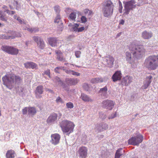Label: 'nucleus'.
I'll return each instance as SVG.
<instances>
[{"instance_id":"13d9d810","label":"nucleus","mask_w":158,"mask_h":158,"mask_svg":"<svg viewBox=\"0 0 158 158\" xmlns=\"http://www.w3.org/2000/svg\"><path fill=\"white\" fill-rule=\"evenodd\" d=\"M124 22H125V21H124V20L122 19L120 21L119 24H122V25H123L124 24Z\"/></svg>"},{"instance_id":"2f4dec72","label":"nucleus","mask_w":158,"mask_h":158,"mask_svg":"<svg viewBox=\"0 0 158 158\" xmlns=\"http://www.w3.org/2000/svg\"><path fill=\"white\" fill-rule=\"evenodd\" d=\"M10 51L9 54L13 55H17L19 52L18 49L11 47V49H10Z\"/></svg>"},{"instance_id":"774afa93","label":"nucleus","mask_w":158,"mask_h":158,"mask_svg":"<svg viewBox=\"0 0 158 158\" xmlns=\"http://www.w3.org/2000/svg\"><path fill=\"white\" fill-rule=\"evenodd\" d=\"M10 135V134L9 133H8V134H7H7H6V135H8V136H9V135Z\"/></svg>"},{"instance_id":"4be33fe9","label":"nucleus","mask_w":158,"mask_h":158,"mask_svg":"<svg viewBox=\"0 0 158 158\" xmlns=\"http://www.w3.org/2000/svg\"><path fill=\"white\" fill-rule=\"evenodd\" d=\"M153 36L152 32H148L146 31H144L142 34V37L144 39H149Z\"/></svg>"},{"instance_id":"4468645a","label":"nucleus","mask_w":158,"mask_h":158,"mask_svg":"<svg viewBox=\"0 0 158 158\" xmlns=\"http://www.w3.org/2000/svg\"><path fill=\"white\" fill-rule=\"evenodd\" d=\"M132 80L131 77L127 76L123 78L121 84L122 86H128L132 82Z\"/></svg>"},{"instance_id":"c756f323","label":"nucleus","mask_w":158,"mask_h":158,"mask_svg":"<svg viewBox=\"0 0 158 158\" xmlns=\"http://www.w3.org/2000/svg\"><path fill=\"white\" fill-rule=\"evenodd\" d=\"M123 151L122 148L117 150L115 153L114 158H120V156L123 155Z\"/></svg>"},{"instance_id":"f257e3e1","label":"nucleus","mask_w":158,"mask_h":158,"mask_svg":"<svg viewBox=\"0 0 158 158\" xmlns=\"http://www.w3.org/2000/svg\"><path fill=\"white\" fill-rule=\"evenodd\" d=\"M3 84L9 89H11L15 84H19L22 81L21 78L11 72L7 73L2 78Z\"/></svg>"},{"instance_id":"a878e982","label":"nucleus","mask_w":158,"mask_h":158,"mask_svg":"<svg viewBox=\"0 0 158 158\" xmlns=\"http://www.w3.org/2000/svg\"><path fill=\"white\" fill-rule=\"evenodd\" d=\"M107 88L106 86L103 88H101L99 91V93L102 97L106 98L107 97Z\"/></svg>"},{"instance_id":"37998d69","label":"nucleus","mask_w":158,"mask_h":158,"mask_svg":"<svg viewBox=\"0 0 158 158\" xmlns=\"http://www.w3.org/2000/svg\"><path fill=\"white\" fill-rule=\"evenodd\" d=\"M130 10L127 8H125L124 10V12L123 14V16H125V15H128L130 12Z\"/></svg>"},{"instance_id":"a19ab883","label":"nucleus","mask_w":158,"mask_h":158,"mask_svg":"<svg viewBox=\"0 0 158 158\" xmlns=\"http://www.w3.org/2000/svg\"><path fill=\"white\" fill-rule=\"evenodd\" d=\"M79 26V25L77 23H75L73 26V29L74 31L77 32Z\"/></svg>"},{"instance_id":"338daca9","label":"nucleus","mask_w":158,"mask_h":158,"mask_svg":"<svg viewBox=\"0 0 158 158\" xmlns=\"http://www.w3.org/2000/svg\"><path fill=\"white\" fill-rule=\"evenodd\" d=\"M59 68L58 67H56V68H55V69H59Z\"/></svg>"},{"instance_id":"9b49d317","label":"nucleus","mask_w":158,"mask_h":158,"mask_svg":"<svg viewBox=\"0 0 158 158\" xmlns=\"http://www.w3.org/2000/svg\"><path fill=\"white\" fill-rule=\"evenodd\" d=\"M88 149L86 147L82 146L79 148L78 153L79 158H86L87 155Z\"/></svg>"},{"instance_id":"9d476101","label":"nucleus","mask_w":158,"mask_h":158,"mask_svg":"<svg viewBox=\"0 0 158 158\" xmlns=\"http://www.w3.org/2000/svg\"><path fill=\"white\" fill-rule=\"evenodd\" d=\"M22 112L23 114H26L28 112L29 115L33 116L36 113V110L35 108L34 107H26L23 109Z\"/></svg>"},{"instance_id":"864d4df0","label":"nucleus","mask_w":158,"mask_h":158,"mask_svg":"<svg viewBox=\"0 0 158 158\" xmlns=\"http://www.w3.org/2000/svg\"><path fill=\"white\" fill-rule=\"evenodd\" d=\"M85 29V27H81L80 28H78V29L77 31L78 32H81L82 31Z\"/></svg>"},{"instance_id":"5fc2aeb1","label":"nucleus","mask_w":158,"mask_h":158,"mask_svg":"<svg viewBox=\"0 0 158 158\" xmlns=\"http://www.w3.org/2000/svg\"><path fill=\"white\" fill-rule=\"evenodd\" d=\"M27 30L28 31L31 32V33H32L33 32H35V29L34 28H28L27 29Z\"/></svg>"},{"instance_id":"5701e85b","label":"nucleus","mask_w":158,"mask_h":158,"mask_svg":"<svg viewBox=\"0 0 158 158\" xmlns=\"http://www.w3.org/2000/svg\"><path fill=\"white\" fill-rule=\"evenodd\" d=\"M152 78V77L151 75L147 77L146 81L144 82V85L142 86L143 89H147L149 86L152 82L151 79Z\"/></svg>"},{"instance_id":"f8f14e48","label":"nucleus","mask_w":158,"mask_h":158,"mask_svg":"<svg viewBox=\"0 0 158 158\" xmlns=\"http://www.w3.org/2000/svg\"><path fill=\"white\" fill-rule=\"evenodd\" d=\"M108 125L104 123L97 124L95 126V130L96 131L100 132L106 130L108 128Z\"/></svg>"},{"instance_id":"393cba45","label":"nucleus","mask_w":158,"mask_h":158,"mask_svg":"<svg viewBox=\"0 0 158 158\" xmlns=\"http://www.w3.org/2000/svg\"><path fill=\"white\" fill-rule=\"evenodd\" d=\"M106 61L108 66L111 67L114 64V58L112 56H106Z\"/></svg>"},{"instance_id":"39448f33","label":"nucleus","mask_w":158,"mask_h":158,"mask_svg":"<svg viewBox=\"0 0 158 158\" xmlns=\"http://www.w3.org/2000/svg\"><path fill=\"white\" fill-rule=\"evenodd\" d=\"M144 64L148 69H155L158 67V55L149 56L146 59Z\"/></svg>"},{"instance_id":"a18cd8bd","label":"nucleus","mask_w":158,"mask_h":158,"mask_svg":"<svg viewBox=\"0 0 158 158\" xmlns=\"http://www.w3.org/2000/svg\"><path fill=\"white\" fill-rule=\"evenodd\" d=\"M81 20L82 23H85L87 21V18L85 16H82L81 18Z\"/></svg>"},{"instance_id":"ddd939ff","label":"nucleus","mask_w":158,"mask_h":158,"mask_svg":"<svg viewBox=\"0 0 158 158\" xmlns=\"http://www.w3.org/2000/svg\"><path fill=\"white\" fill-rule=\"evenodd\" d=\"M53 81L58 85L62 86L63 88L66 91L68 90L69 89L68 86L61 81L59 77H55Z\"/></svg>"},{"instance_id":"58836bf2","label":"nucleus","mask_w":158,"mask_h":158,"mask_svg":"<svg viewBox=\"0 0 158 158\" xmlns=\"http://www.w3.org/2000/svg\"><path fill=\"white\" fill-rule=\"evenodd\" d=\"M66 106L69 109H72L74 107V105L73 103L70 102L66 103Z\"/></svg>"},{"instance_id":"de8ad7c7","label":"nucleus","mask_w":158,"mask_h":158,"mask_svg":"<svg viewBox=\"0 0 158 158\" xmlns=\"http://www.w3.org/2000/svg\"><path fill=\"white\" fill-rule=\"evenodd\" d=\"M71 78H67L65 79V81L69 85H71Z\"/></svg>"},{"instance_id":"f704fd0d","label":"nucleus","mask_w":158,"mask_h":158,"mask_svg":"<svg viewBox=\"0 0 158 158\" xmlns=\"http://www.w3.org/2000/svg\"><path fill=\"white\" fill-rule=\"evenodd\" d=\"M84 13L85 15H87L88 16H90L93 15V11L88 9H85L84 10Z\"/></svg>"},{"instance_id":"2eb2a0df","label":"nucleus","mask_w":158,"mask_h":158,"mask_svg":"<svg viewBox=\"0 0 158 158\" xmlns=\"http://www.w3.org/2000/svg\"><path fill=\"white\" fill-rule=\"evenodd\" d=\"M51 143L56 145L59 143L60 139V135L58 134H55L51 135Z\"/></svg>"},{"instance_id":"09e8293b","label":"nucleus","mask_w":158,"mask_h":158,"mask_svg":"<svg viewBox=\"0 0 158 158\" xmlns=\"http://www.w3.org/2000/svg\"><path fill=\"white\" fill-rule=\"evenodd\" d=\"M54 9L55 11L57 13H59L60 11V8L59 6H56L54 7Z\"/></svg>"},{"instance_id":"f3484780","label":"nucleus","mask_w":158,"mask_h":158,"mask_svg":"<svg viewBox=\"0 0 158 158\" xmlns=\"http://www.w3.org/2000/svg\"><path fill=\"white\" fill-rule=\"evenodd\" d=\"M126 60L128 61L130 64H131L132 67L133 68H135L137 66V65L135 62L133 60H131V55L130 53L128 52H126Z\"/></svg>"},{"instance_id":"3c124183","label":"nucleus","mask_w":158,"mask_h":158,"mask_svg":"<svg viewBox=\"0 0 158 158\" xmlns=\"http://www.w3.org/2000/svg\"><path fill=\"white\" fill-rule=\"evenodd\" d=\"M81 52L80 51H77L75 52V54L77 57L79 58L80 56Z\"/></svg>"},{"instance_id":"aec40b11","label":"nucleus","mask_w":158,"mask_h":158,"mask_svg":"<svg viewBox=\"0 0 158 158\" xmlns=\"http://www.w3.org/2000/svg\"><path fill=\"white\" fill-rule=\"evenodd\" d=\"M122 77V74L120 71H117L113 75L112 77L113 81L115 82L118 80H120Z\"/></svg>"},{"instance_id":"69168bd1","label":"nucleus","mask_w":158,"mask_h":158,"mask_svg":"<svg viewBox=\"0 0 158 158\" xmlns=\"http://www.w3.org/2000/svg\"><path fill=\"white\" fill-rule=\"evenodd\" d=\"M119 12L120 13H122V9H121V10H119Z\"/></svg>"},{"instance_id":"7c9ffc66","label":"nucleus","mask_w":158,"mask_h":158,"mask_svg":"<svg viewBox=\"0 0 158 158\" xmlns=\"http://www.w3.org/2000/svg\"><path fill=\"white\" fill-rule=\"evenodd\" d=\"M103 80L102 78H95L92 79L91 80V82L92 83H98L102 82Z\"/></svg>"},{"instance_id":"c03bdc74","label":"nucleus","mask_w":158,"mask_h":158,"mask_svg":"<svg viewBox=\"0 0 158 158\" xmlns=\"http://www.w3.org/2000/svg\"><path fill=\"white\" fill-rule=\"evenodd\" d=\"M60 16L57 15L54 20V22L55 23H58L60 22Z\"/></svg>"},{"instance_id":"4d7b16f0","label":"nucleus","mask_w":158,"mask_h":158,"mask_svg":"<svg viewBox=\"0 0 158 158\" xmlns=\"http://www.w3.org/2000/svg\"><path fill=\"white\" fill-rule=\"evenodd\" d=\"M50 73L49 70H47L46 71H45V74L49 77H50Z\"/></svg>"},{"instance_id":"cd10ccee","label":"nucleus","mask_w":158,"mask_h":158,"mask_svg":"<svg viewBox=\"0 0 158 158\" xmlns=\"http://www.w3.org/2000/svg\"><path fill=\"white\" fill-rule=\"evenodd\" d=\"M81 98L82 100L85 102H92L93 101V99L91 98L88 95L83 93L81 94Z\"/></svg>"},{"instance_id":"bb28decb","label":"nucleus","mask_w":158,"mask_h":158,"mask_svg":"<svg viewBox=\"0 0 158 158\" xmlns=\"http://www.w3.org/2000/svg\"><path fill=\"white\" fill-rule=\"evenodd\" d=\"M48 41L49 44L52 47H55L56 45L57 39L56 38L50 37L48 38Z\"/></svg>"},{"instance_id":"6ab92c4d","label":"nucleus","mask_w":158,"mask_h":158,"mask_svg":"<svg viewBox=\"0 0 158 158\" xmlns=\"http://www.w3.org/2000/svg\"><path fill=\"white\" fill-rule=\"evenodd\" d=\"M57 114L55 113H53L48 117L47 119V122L48 124H52L57 119Z\"/></svg>"},{"instance_id":"7ed1b4c3","label":"nucleus","mask_w":158,"mask_h":158,"mask_svg":"<svg viewBox=\"0 0 158 158\" xmlns=\"http://www.w3.org/2000/svg\"><path fill=\"white\" fill-rule=\"evenodd\" d=\"M129 49L133 55V58L138 59L145 55V49L142 45H136L135 42L131 44L129 46Z\"/></svg>"},{"instance_id":"6e6d98bb","label":"nucleus","mask_w":158,"mask_h":158,"mask_svg":"<svg viewBox=\"0 0 158 158\" xmlns=\"http://www.w3.org/2000/svg\"><path fill=\"white\" fill-rule=\"evenodd\" d=\"M16 20L20 23H22V21L19 17H17Z\"/></svg>"},{"instance_id":"423d86ee","label":"nucleus","mask_w":158,"mask_h":158,"mask_svg":"<svg viewBox=\"0 0 158 158\" xmlns=\"http://www.w3.org/2000/svg\"><path fill=\"white\" fill-rule=\"evenodd\" d=\"M60 126L63 131L64 132H72L74 127L73 122L67 120H64L61 122Z\"/></svg>"},{"instance_id":"0eeeda50","label":"nucleus","mask_w":158,"mask_h":158,"mask_svg":"<svg viewBox=\"0 0 158 158\" xmlns=\"http://www.w3.org/2000/svg\"><path fill=\"white\" fill-rule=\"evenodd\" d=\"M143 140V136L140 133H138L135 136L132 137L128 140L130 145L138 146Z\"/></svg>"},{"instance_id":"20e7f679","label":"nucleus","mask_w":158,"mask_h":158,"mask_svg":"<svg viewBox=\"0 0 158 158\" xmlns=\"http://www.w3.org/2000/svg\"><path fill=\"white\" fill-rule=\"evenodd\" d=\"M114 5L110 0L104 2L102 8L103 16L106 17L110 18L113 15Z\"/></svg>"},{"instance_id":"e2e57ef3","label":"nucleus","mask_w":158,"mask_h":158,"mask_svg":"<svg viewBox=\"0 0 158 158\" xmlns=\"http://www.w3.org/2000/svg\"><path fill=\"white\" fill-rule=\"evenodd\" d=\"M121 33H119L118 34H117V37H118L120 36V34H121Z\"/></svg>"},{"instance_id":"a211bd4d","label":"nucleus","mask_w":158,"mask_h":158,"mask_svg":"<svg viewBox=\"0 0 158 158\" xmlns=\"http://www.w3.org/2000/svg\"><path fill=\"white\" fill-rule=\"evenodd\" d=\"M43 87L42 86L39 85L38 86L35 91V94L36 98H40L41 97V94L43 92Z\"/></svg>"},{"instance_id":"ea45409f","label":"nucleus","mask_w":158,"mask_h":158,"mask_svg":"<svg viewBox=\"0 0 158 158\" xmlns=\"http://www.w3.org/2000/svg\"><path fill=\"white\" fill-rule=\"evenodd\" d=\"M71 85H75L78 82V80L77 78H71Z\"/></svg>"},{"instance_id":"6e6552de","label":"nucleus","mask_w":158,"mask_h":158,"mask_svg":"<svg viewBox=\"0 0 158 158\" xmlns=\"http://www.w3.org/2000/svg\"><path fill=\"white\" fill-rule=\"evenodd\" d=\"M102 106L104 108L109 110H111L114 107L115 102L109 100H105L102 102Z\"/></svg>"},{"instance_id":"c9c22d12","label":"nucleus","mask_w":158,"mask_h":158,"mask_svg":"<svg viewBox=\"0 0 158 158\" xmlns=\"http://www.w3.org/2000/svg\"><path fill=\"white\" fill-rule=\"evenodd\" d=\"M76 14L75 12H72L69 15V19L73 21H75Z\"/></svg>"},{"instance_id":"72a5a7b5","label":"nucleus","mask_w":158,"mask_h":158,"mask_svg":"<svg viewBox=\"0 0 158 158\" xmlns=\"http://www.w3.org/2000/svg\"><path fill=\"white\" fill-rule=\"evenodd\" d=\"M10 49H11V47L7 46H3L1 48V49L3 51H4L8 53H9L10 52Z\"/></svg>"},{"instance_id":"e433bc0d","label":"nucleus","mask_w":158,"mask_h":158,"mask_svg":"<svg viewBox=\"0 0 158 158\" xmlns=\"http://www.w3.org/2000/svg\"><path fill=\"white\" fill-rule=\"evenodd\" d=\"M83 88L86 91H89L90 90V87L87 83H84L83 86Z\"/></svg>"},{"instance_id":"b1692460","label":"nucleus","mask_w":158,"mask_h":158,"mask_svg":"<svg viewBox=\"0 0 158 158\" xmlns=\"http://www.w3.org/2000/svg\"><path fill=\"white\" fill-rule=\"evenodd\" d=\"M25 67L26 69H34L36 68L37 64L33 62H27L24 64Z\"/></svg>"},{"instance_id":"4c0bfd02","label":"nucleus","mask_w":158,"mask_h":158,"mask_svg":"<svg viewBox=\"0 0 158 158\" xmlns=\"http://www.w3.org/2000/svg\"><path fill=\"white\" fill-rule=\"evenodd\" d=\"M0 19L2 21L7 22V19L6 17L5 16V15L2 14L0 17Z\"/></svg>"},{"instance_id":"8fccbe9b","label":"nucleus","mask_w":158,"mask_h":158,"mask_svg":"<svg viewBox=\"0 0 158 158\" xmlns=\"http://www.w3.org/2000/svg\"><path fill=\"white\" fill-rule=\"evenodd\" d=\"M56 102L58 103H63V101L61 98L60 97H58L56 99Z\"/></svg>"},{"instance_id":"dca6fc26","label":"nucleus","mask_w":158,"mask_h":158,"mask_svg":"<svg viewBox=\"0 0 158 158\" xmlns=\"http://www.w3.org/2000/svg\"><path fill=\"white\" fill-rule=\"evenodd\" d=\"M135 2L134 0L127 2L124 3V8H127L130 10H132L136 6V5H135Z\"/></svg>"},{"instance_id":"473e14b6","label":"nucleus","mask_w":158,"mask_h":158,"mask_svg":"<svg viewBox=\"0 0 158 158\" xmlns=\"http://www.w3.org/2000/svg\"><path fill=\"white\" fill-rule=\"evenodd\" d=\"M65 72L68 74H72L73 75H76L77 76H78L79 75V73L75 72L73 71H70L71 70H64Z\"/></svg>"},{"instance_id":"f03ea898","label":"nucleus","mask_w":158,"mask_h":158,"mask_svg":"<svg viewBox=\"0 0 158 158\" xmlns=\"http://www.w3.org/2000/svg\"><path fill=\"white\" fill-rule=\"evenodd\" d=\"M3 84L9 89H11L15 84H19L22 81L21 78L11 72L7 73L2 78Z\"/></svg>"},{"instance_id":"052dcab7","label":"nucleus","mask_w":158,"mask_h":158,"mask_svg":"<svg viewBox=\"0 0 158 158\" xmlns=\"http://www.w3.org/2000/svg\"><path fill=\"white\" fill-rule=\"evenodd\" d=\"M47 91H48L49 92H50L51 93H53V91H52V90L51 89H47Z\"/></svg>"},{"instance_id":"1a4fd4ad","label":"nucleus","mask_w":158,"mask_h":158,"mask_svg":"<svg viewBox=\"0 0 158 158\" xmlns=\"http://www.w3.org/2000/svg\"><path fill=\"white\" fill-rule=\"evenodd\" d=\"M33 40L37 44L39 48L43 49L45 47V44L43 40L41 38L38 36H34L33 37Z\"/></svg>"},{"instance_id":"49530a36","label":"nucleus","mask_w":158,"mask_h":158,"mask_svg":"<svg viewBox=\"0 0 158 158\" xmlns=\"http://www.w3.org/2000/svg\"><path fill=\"white\" fill-rule=\"evenodd\" d=\"M99 115V117L102 119H104L106 118V114L102 112L100 113Z\"/></svg>"},{"instance_id":"603ef678","label":"nucleus","mask_w":158,"mask_h":158,"mask_svg":"<svg viewBox=\"0 0 158 158\" xmlns=\"http://www.w3.org/2000/svg\"><path fill=\"white\" fill-rule=\"evenodd\" d=\"M116 113L111 114V115L108 117L109 119H113L116 117Z\"/></svg>"},{"instance_id":"680f3d73","label":"nucleus","mask_w":158,"mask_h":158,"mask_svg":"<svg viewBox=\"0 0 158 158\" xmlns=\"http://www.w3.org/2000/svg\"><path fill=\"white\" fill-rule=\"evenodd\" d=\"M10 15H14L15 13V12L13 11H10Z\"/></svg>"},{"instance_id":"bf43d9fd","label":"nucleus","mask_w":158,"mask_h":158,"mask_svg":"<svg viewBox=\"0 0 158 158\" xmlns=\"http://www.w3.org/2000/svg\"><path fill=\"white\" fill-rule=\"evenodd\" d=\"M10 11H9L8 10H6L5 12H6L8 14V15H10Z\"/></svg>"},{"instance_id":"79ce46f5","label":"nucleus","mask_w":158,"mask_h":158,"mask_svg":"<svg viewBox=\"0 0 158 158\" xmlns=\"http://www.w3.org/2000/svg\"><path fill=\"white\" fill-rule=\"evenodd\" d=\"M0 38L1 39H10V38L11 39H13L14 38H11V37L10 36H7L5 35H0Z\"/></svg>"},{"instance_id":"0e129e2a","label":"nucleus","mask_w":158,"mask_h":158,"mask_svg":"<svg viewBox=\"0 0 158 158\" xmlns=\"http://www.w3.org/2000/svg\"><path fill=\"white\" fill-rule=\"evenodd\" d=\"M17 17L15 15V16H14V18L15 19H16L17 18Z\"/></svg>"},{"instance_id":"c85d7f7f","label":"nucleus","mask_w":158,"mask_h":158,"mask_svg":"<svg viewBox=\"0 0 158 158\" xmlns=\"http://www.w3.org/2000/svg\"><path fill=\"white\" fill-rule=\"evenodd\" d=\"M7 158H14L15 157V152L13 150L8 151L6 154Z\"/></svg>"},{"instance_id":"412c9836","label":"nucleus","mask_w":158,"mask_h":158,"mask_svg":"<svg viewBox=\"0 0 158 158\" xmlns=\"http://www.w3.org/2000/svg\"><path fill=\"white\" fill-rule=\"evenodd\" d=\"M56 56V59L61 61H65V58L63 56V53L61 51L56 50L55 51Z\"/></svg>"}]
</instances>
